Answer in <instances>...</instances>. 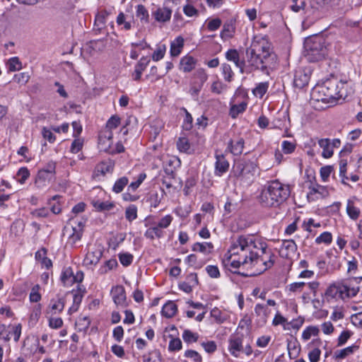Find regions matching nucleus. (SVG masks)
I'll return each instance as SVG.
<instances>
[{
  "label": "nucleus",
  "instance_id": "obj_24",
  "mask_svg": "<svg viewBox=\"0 0 362 362\" xmlns=\"http://www.w3.org/2000/svg\"><path fill=\"white\" fill-rule=\"evenodd\" d=\"M197 59L192 56L187 54L182 57L180 62V70L188 73L192 71L196 66Z\"/></svg>",
  "mask_w": 362,
  "mask_h": 362
},
{
  "label": "nucleus",
  "instance_id": "obj_39",
  "mask_svg": "<svg viewBox=\"0 0 362 362\" xmlns=\"http://www.w3.org/2000/svg\"><path fill=\"white\" fill-rule=\"evenodd\" d=\"M269 83L267 81L261 82L256 85L255 88L252 90V93L255 97L262 98L267 93L269 88Z\"/></svg>",
  "mask_w": 362,
  "mask_h": 362
},
{
  "label": "nucleus",
  "instance_id": "obj_31",
  "mask_svg": "<svg viewBox=\"0 0 362 362\" xmlns=\"http://www.w3.org/2000/svg\"><path fill=\"white\" fill-rule=\"evenodd\" d=\"M184 47V38L181 36L177 37L170 43V54L172 57H177L182 52Z\"/></svg>",
  "mask_w": 362,
  "mask_h": 362
},
{
  "label": "nucleus",
  "instance_id": "obj_6",
  "mask_svg": "<svg viewBox=\"0 0 362 362\" xmlns=\"http://www.w3.org/2000/svg\"><path fill=\"white\" fill-rule=\"evenodd\" d=\"M362 277H352L339 282L341 289V299L355 297L360 291Z\"/></svg>",
  "mask_w": 362,
  "mask_h": 362
},
{
  "label": "nucleus",
  "instance_id": "obj_23",
  "mask_svg": "<svg viewBox=\"0 0 362 362\" xmlns=\"http://www.w3.org/2000/svg\"><path fill=\"white\" fill-rule=\"evenodd\" d=\"M230 110L229 115L233 118L235 119L240 114H243L247 107V101H242L238 103H235V98H232L230 101Z\"/></svg>",
  "mask_w": 362,
  "mask_h": 362
},
{
  "label": "nucleus",
  "instance_id": "obj_22",
  "mask_svg": "<svg viewBox=\"0 0 362 362\" xmlns=\"http://www.w3.org/2000/svg\"><path fill=\"white\" fill-rule=\"evenodd\" d=\"M145 226H149L144 233V237L150 240L160 239L164 236V231L162 230L156 223H146Z\"/></svg>",
  "mask_w": 362,
  "mask_h": 362
},
{
  "label": "nucleus",
  "instance_id": "obj_32",
  "mask_svg": "<svg viewBox=\"0 0 362 362\" xmlns=\"http://www.w3.org/2000/svg\"><path fill=\"white\" fill-rule=\"evenodd\" d=\"M196 0H186V4L183 6V13L187 17H195L199 15V11L196 8L197 6Z\"/></svg>",
  "mask_w": 362,
  "mask_h": 362
},
{
  "label": "nucleus",
  "instance_id": "obj_4",
  "mask_svg": "<svg viewBox=\"0 0 362 362\" xmlns=\"http://www.w3.org/2000/svg\"><path fill=\"white\" fill-rule=\"evenodd\" d=\"M247 62L252 69H267L269 59L274 58L270 52V44L264 37H255L246 50Z\"/></svg>",
  "mask_w": 362,
  "mask_h": 362
},
{
  "label": "nucleus",
  "instance_id": "obj_43",
  "mask_svg": "<svg viewBox=\"0 0 362 362\" xmlns=\"http://www.w3.org/2000/svg\"><path fill=\"white\" fill-rule=\"evenodd\" d=\"M193 78L195 80L194 82L203 86L208 79V74L205 69L200 68L194 73Z\"/></svg>",
  "mask_w": 362,
  "mask_h": 362
},
{
  "label": "nucleus",
  "instance_id": "obj_49",
  "mask_svg": "<svg viewBox=\"0 0 362 362\" xmlns=\"http://www.w3.org/2000/svg\"><path fill=\"white\" fill-rule=\"evenodd\" d=\"M7 66L10 71H16L22 69V63L17 57L10 58L8 61Z\"/></svg>",
  "mask_w": 362,
  "mask_h": 362
},
{
  "label": "nucleus",
  "instance_id": "obj_20",
  "mask_svg": "<svg viewBox=\"0 0 362 362\" xmlns=\"http://www.w3.org/2000/svg\"><path fill=\"white\" fill-rule=\"evenodd\" d=\"M322 344L320 339H313L308 344V347L312 349L308 353V358L310 362H318L320 358L321 351L319 346Z\"/></svg>",
  "mask_w": 362,
  "mask_h": 362
},
{
  "label": "nucleus",
  "instance_id": "obj_46",
  "mask_svg": "<svg viewBox=\"0 0 362 362\" xmlns=\"http://www.w3.org/2000/svg\"><path fill=\"white\" fill-rule=\"evenodd\" d=\"M182 339L187 344H192L197 342L199 339V334L196 332H192L189 329H185L182 333Z\"/></svg>",
  "mask_w": 362,
  "mask_h": 362
},
{
  "label": "nucleus",
  "instance_id": "obj_62",
  "mask_svg": "<svg viewBox=\"0 0 362 362\" xmlns=\"http://www.w3.org/2000/svg\"><path fill=\"white\" fill-rule=\"evenodd\" d=\"M222 21L220 18H216L211 20H208L206 22V28L209 31H216L221 25Z\"/></svg>",
  "mask_w": 362,
  "mask_h": 362
},
{
  "label": "nucleus",
  "instance_id": "obj_27",
  "mask_svg": "<svg viewBox=\"0 0 362 362\" xmlns=\"http://www.w3.org/2000/svg\"><path fill=\"white\" fill-rule=\"evenodd\" d=\"M83 226L81 222L79 221L78 223V227L71 226L72 233L69 234L68 238V244H70L71 246H74L77 242H78L83 234Z\"/></svg>",
  "mask_w": 362,
  "mask_h": 362
},
{
  "label": "nucleus",
  "instance_id": "obj_52",
  "mask_svg": "<svg viewBox=\"0 0 362 362\" xmlns=\"http://www.w3.org/2000/svg\"><path fill=\"white\" fill-rule=\"evenodd\" d=\"M296 143L290 141H283L281 143V150L285 154H291L295 151Z\"/></svg>",
  "mask_w": 362,
  "mask_h": 362
},
{
  "label": "nucleus",
  "instance_id": "obj_25",
  "mask_svg": "<svg viewBox=\"0 0 362 362\" xmlns=\"http://www.w3.org/2000/svg\"><path fill=\"white\" fill-rule=\"evenodd\" d=\"M310 80V76L303 70L299 69L295 72L293 85L298 88H303L308 85Z\"/></svg>",
  "mask_w": 362,
  "mask_h": 362
},
{
  "label": "nucleus",
  "instance_id": "obj_9",
  "mask_svg": "<svg viewBox=\"0 0 362 362\" xmlns=\"http://www.w3.org/2000/svg\"><path fill=\"white\" fill-rule=\"evenodd\" d=\"M252 170H255V166L252 163L238 162L233 166L235 176L241 180H250L253 176Z\"/></svg>",
  "mask_w": 362,
  "mask_h": 362
},
{
  "label": "nucleus",
  "instance_id": "obj_17",
  "mask_svg": "<svg viewBox=\"0 0 362 362\" xmlns=\"http://www.w3.org/2000/svg\"><path fill=\"white\" fill-rule=\"evenodd\" d=\"M297 251V245L293 240H284L282 241L279 252L285 258H291Z\"/></svg>",
  "mask_w": 362,
  "mask_h": 362
},
{
  "label": "nucleus",
  "instance_id": "obj_34",
  "mask_svg": "<svg viewBox=\"0 0 362 362\" xmlns=\"http://www.w3.org/2000/svg\"><path fill=\"white\" fill-rule=\"evenodd\" d=\"M177 310V307L176 304L173 301L169 300L163 305L161 314L167 318H170L176 314Z\"/></svg>",
  "mask_w": 362,
  "mask_h": 362
},
{
  "label": "nucleus",
  "instance_id": "obj_45",
  "mask_svg": "<svg viewBox=\"0 0 362 362\" xmlns=\"http://www.w3.org/2000/svg\"><path fill=\"white\" fill-rule=\"evenodd\" d=\"M346 213L350 218L356 220L360 216V209L354 206L353 202L349 200L346 205Z\"/></svg>",
  "mask_w": 362,
  "mask_h": 362
},
{
  "label": "nucleus",
  "instance_id": "obj_50",
  "mask_svg": "<svg viewBox=\"0 0 362 362\" xmlns=\"http://www.w3.org/2000/svg\"><path fill=\"white\" fill-rule=\"evenodd\" d=\"M40 286L39 284L35 285L30 291L29 299L32 303H37L41 300L42 296L40 293Z\"/></svg>",
  "mask_w": 362,
  "mask_h": 362
},
{
  "label": "nucleus",
  "instance_id": "obj_8",
  "mask_svg": "<svg viewBox=\"0 0 362 362\" xmlns=\"http://www.w3.org/2000/svg\"><path fill=\"white\" fill-rule=\"evenodd\" d=\"M84 274L81 271L74 273L71 267L64 268L60 276L61 281L66 287L71 286L74 283H80L83 280Z\"/></svg>",
  "mask_w": 362,
  "mask_h": 362
},
{
  "label": "nucleus",
  "instance_id": "obj_10",
  "mask_svg": "<svg viewBox=\"0 0 362 362\" xmlns=\"http://www.w3.org/2000/svg\"><path fill=\"white\" fill-rule=\"evenodd\" d=\"M228 350L234 357L238 358L243 351V339L242 337L232 335L228 339Z\"/></svg>",
  "mask_w": 362,
  "mask_h": 362
},
{
  "label": "nucleus",
  "instance_id": "obj_48",
  "mask_svg": "<svg viewBox=\"0 0 362 362\" xmlns=\"http://www.w3.org/2000/svg\"><path fill=\"white\" fill-rule=\"evenodd\" d=\"M166 46L164 44H160L157 45V47L152 54V59L154 62H158L162 59L166 52Z\"/></svg>",
  "mask_w": 362,
  "mask_h": 362
},
{
  "label": "nucleus",
  "instance_id": "obj_54",
  "mask_svg": "<svg viewBox=\"0 0 362 362\" xmlns=\"http://www.w3.org/2000/svg\"><path fill=\"white\" fill-rule=\"evenodd\" d=\"M221 71L225 81L230 82L233 80L234 74L229 64H223L221 65Z\"/></svg>",
  "mask_w": 362,
  "mask_h": 362
},
{
  "label": "nucleus",
  "instance_id": "obj_36",
  "mask_svg": "<svg viewBox=\"0 0 362 362\" xmlns=\"http://www.w3.org/2000/svg\"><path fill=\"white\" fill-rule=\"evenodd\" d=\"M358 347L357 346L352 345L342 349L337 350L334 352V356L335 359L337 360L344 359L349 356L353 354L358 349Z\"/></svg>",
  "mask_w": 362,
  "mask_h": 362
},
{
  "label": "nucleus",
  "instance_id": "obj_41",
  "mask_svg": "<svg viewBox=\"0 0 362 362\" xmlns=\"http://www.w3.org/2000/svg\"><path fill=\"white\" fill-rule=\"evenodd\" d=\"M125 218L129 222H132L138 217V208L134 204L129 205L125 209Z\"/></svg>",
  "mask_w": 362,
  "mask_h": 362
},
{
  "label": "nucleus",
  "instance_id": "obj_12",
  "mask_svg": "<svg viewBox=\"0 0 362 362\" xmlns=\"http://www.w3.org/2000/svg\"><path fill=\"white\" fill-rule=\"evenodd\" d=\"M254 311L257 325L259 327L264 326L269 317L271 310L267 305L257 303L255 306Z\"/></svg>",
  "mask_w": 362,
  "mask_h": 362
},
{
  "label": "nucleus",
  "instance_id": "obj_1",
  "mask_svg": "<svg viewBox=\"0 0 362 362\" xmlns=\"http://www.w3.org/2000/svg\"><path fill=\"white\" fill-rule=\"evenodd\" d=\"M272 252L265 243L252 235H241L235 238L222 259L223 265L230 271L243 267L252 269L255 267L261 272L273 264Z\"/></svg>",
  "mask_w": 362,
  "mask_h": 362
},
{
  "label": "nucleus",
  "instance_id": "obj_44",
  "mask_svg": "<svg viewBox=\"0 0 362 362\" xmlns=\"http://www.w3.org/2000/svg\"><path fill=\"white\" fill-rule=\"evenodd\" d=\"M272 325L274 326L281 325L284 330H290L287 319L281 315L279 311H277L272 320Z\"/></svg>",
  "mask_w": 362,
  "mask_h": 362
},
{
  "label": "nucleus",
  "instance_id": "obj_3",
  "mask_svg": "<svg viewBox=\"0 0 362 362\" xmlns=\"http://www.w3.org/2000/svg\"><path fill=\"white\" fill-rule=\"evenodd\" d=\"M291 188L288 185L273 180L268 182L258 197L259 203L264 207H279L289 197Z\"/></svg>",
  "mask_w": 362,
  "mask_h": 362
},
{
  "label": "nucleus",
  "instance_id": "obj_5",
  "mask_svg": "<svg viewBox=\"0 0 362 362\" xmlns=\"http://www.w3.org/2000/svg\"><path fill=\"white\" fill-rule=\"evenodd\" d=\"M306 57L310 62H317L322 59L327 54L325 40L322 37H311L304 44Z\"/></svg>",
  "mask_w": 362,
  "mask_h": 362
},
{
  "label": "nucleus",
  "instance_id": "obj_51",
  "mask_svg": "<svg viewBox=\"0 0 362 362\" xmlns=\"http://www.w3.org/2000/svg\"><path fill=\"white\" fill-rule=\"evenodd\" d=\"M173 221V217L170 214L165 215L163 216L156 225L162 230L168 228Z\"/></svg>",
  "mask_w": 362,
  "mask_h": 362
},
{
  "label": "nucleus",
  "instance_id": "obj_59",
  "mask_svg": "<svg viewBox=\"0 0 362 362\" xmlns=\"http://www.w3.org/2000/svg\"><path fill=\"white\" fill-rule=\"evenodd\" d=\"M30 75L28 72H21L17 74H15L13 76V80L18 84L25 85L30 80Z\"/></svg>",
  "mask_w": 362,
  "mask_h": 362
},
{
  "label": "nucleus",
  "instance_id": "obj_7",
  "mask_svg": "<svg viewBox=\"0 0 362 362\" xmlns=\"http://www.w3.org/2000/svg\"><path fill=\"white\" fill-rule=\"evenodd\" d=\"M103 248L99 244H94L88 247V251L83 259V265L88 267L95 266L103 256Z\"/></svg>",
  "mask_w": 362,
  "mask_h": 362
},
{
  "label": "nucleus",
  "instance_id": "obj_40",
  "mask_svg": "<svg viewBox=\"0 0 362 362\" xmlns=\"http://www.w3.org/2000/svg\"><path fill=\"white\" fill-rule=\"evenodd\" d=\"M117 24L119 26H122V29L124 30H129L132 27V21H127L126 16L124 13L120 12L116 19Z\"/></svg>",
  "mask_w": 362,
  "mask_h": 362
},
{
  "label": "nucleus",
  "instance_id": "obj_16",
  "mask_svg": "<svg viewBox=\"0 0 362 362\" xmlns=\"http://www.w3.org/2000/svg\"><path fill=\"white\" fill-rule=\"evenodd\" d=\"M110 294L117 306H126V293L122 286H115L112 287Z\"/></svg>",
  "mask_w": 362,
  "mask_h": 362
},
{
  "label": "nucleus",
  "instance_id": "obj_58",
  "mask_svg": "<svg viewBox=\"0 0 362 362\" xmlns=\"http://www.w3.org/2000/svg\"><path fill=\"white\" fill-rule=\"evenodd\" d=\"M117 266V262L115 259H110L106 261L100 268V272L102 274L107 273L109 271L116 268Z\"/></svg>",
  "mask_w": 362,
  "mask_h": 362
},
{
  "label": "nucleus",
  "instance_id": "obj_18",
  "mask_svg": "<svg viewBox=\"0 0 362 362\" xmlns=\"http://www.w3.org/2000/svg\"><path fill=\"white\" fill-rule=\"evenodd\" d=\"M176 146L177 150L181 153L192 154L195 151L193 144L190 142L189 136L187 135L180 136L176 142Z\"/></svg>",
  "mask_w": 362,
  "mask_h": 362
},
{
  "label": "nucleus",
  "instance_id": "obj_15",
  "mask_svg": "<svg viewBox=\"0 0 362 362\" xmlns=\"http://www.w3.org/2000/svg\"><path fill=\"white\" fill-rule=\"evenodd\" d=\"M308 189V197L313 199L326 197L329 194L327 187L322 186L317 183H311Z\"/></svg>",
  "mask_w": 362,
  "mask_h": 362
},
{
  "label": "nucleus",
  "instance_id": "obj_2",
  "mask_svg": "<svg viewBox=\"0 0 362 362\" xmlns=\"http://www.w3.org/2000/svg\"><path fill=\"white\" fill-rule=\"evenodd\" d=\"M345 83L337 78H331L322 84L316 86L312 91V98L332 105L346 95L344 91Z\"/></svg>",
  "mask_w": 362,
  "mask_h": 362
},
{
  "label": "nucleus",
  "instance_id": "obj_55",
  "mask_svg": "<svg viewBox=\"0 0 362 362\" xmlns=\"http://www.w3.org/2000/svg\"><path fill=\"white\" fill-rule=\"evenodd\" d=\"M143 358L144 362H161V354L158 350L153 351L148 356L144 355Z\"/></svg>",
  "mask_w": 362,
  "mask_h": 362
},
{
  "label": "nucleus",
  "instance_id": "obj_63",
  "mask_svg": "<svg viewBox=\"0 0 362 362\" xmlns=\"http://www.w3.org/2000/svg\"><path fill=\"white\" fill-rule=\"evenodd\" d=\"M182 344L180 339L172 337L168 345L170 351H180L182 349Z\"/></svg>",
  "mask_w": 362,
  "mask_h": 362
},
{
  "label": "nucleus",
  "instance_id": "obj_38",
  "mask_svg": "<svg viewBox=\"0 0 362 362\" xmlns=\"http://www.w3.org/2000/svg\"><path fill=\"white\" fill-rule=\"evenodd\" d=\"M320 333V329L317 326L310 325L305 328L302 332L301 339L304 341H308L312 337H317Z\"/></svg>",
  "mask_w": 362,
  "mask_h": 362
},
{
  "label": "nucleus",
  "instance_id": "obj_57",
  "mask_svg": "<svg viewBox=\"0 0 362 362\" xmlns=\"http://www.w3.org/2000/svg\"><path fill=\"white\" fill-rule=\"evenodd\" d=\"M332 241V235L329 232H324L321 233L318 237L315 239V243L317 244L325 243L326 245H329Z\"/></svg>",
  "mask_w": 362,
  "mask_h": 362
},
{
  "label": "nucleus",
  "instance_id": "obj_56",
  "mask_svg": "<svg viewBox=\"0 0 362 362\" xmlns=\"http://www.w3.org/2000/svg\"><path fill=\"white\" fill-rule=\"evenodd\" d=\"M146 175L145 173H140L136 181L132 182L130 185L128 186L127 191L129 192H135L138 187L141 185V184L146 179Z\"/></svg>",
  "mask_w": 362,
  "mask_h": 362
},
{
  "label": "nucleus",
  "instance_id": "obj_64",
  "mask_svg": "<svg viewBox=\"0 0 362 362\" xmlns=\"http://www.w3.org/2000/svg\"><path fill=\"white\" fill-rule=\"evenodd\" d=\"M185 357L191 358L194 362H202V358L201 355L194 350H187L184 354Z\"/></svg>",
  "mask_w": 362,
  "mask_h": 362
},
{
  "label": "nucleus",
  "instance_id": "obj_30",
  "mask_svg": "<svg viewBox=\"0 0 362 362\" xmlns=\"http://www.w3.org/2000/svg\"><path fill=\"white\" fill-rule=\"evenodd\" d=\"M194 252H201L205 255L211 254L214 250V245L211 243H195L192 246Z\"/></svg>",
  "mask_w": 362,
  "mask_h": 362
},
{
  "label": "nucleus",
  "instance_id": "obj_37",
  "mask_svg": "<svg viewBox=\"0 0 362 362\" xmlns=\"http://www.w3.org/2000/svg\"><path fill=\"white\" fill-rule=\"evenodd\" d=\"M226 58L227 60L233 62L235 66L243 69L244 62L240 60L239 53L236 49H231L226 52Z\"/></svg>",
  "mask_w": 362,
  "mask_h": 362
},
{
  "label": "nucleus",
  "instance_id": "obj_19",
  "mask_svg": "<svg viewBox=\"0 0 362 362\" xmlns=\"http://www.w3.org/2000/svg\"><path fill=\"white\" fill-rule=\"evenodd\" d=\"M216 163L214 173L216 176H222L229 168V163L222 153H216Z\"/></svg>",
  "mask_w": 362,
  "mask_h": 362
},
{
  "label": "nucleus",
  "instance_id": "obj_26",
  "mask_svg": "<svg viewBox=\"0 0 362 362\" xmlns=\"http://www.w3.org/2000/svg\"><path fill=\"white\" fill-rule=\"evenodd\" d=\"M244 144L245 141L243 138L232 139L228 143V149L234 156H239L243 151Z\"/></svg>",
  "mask_w": 362,
  "mask_h": 362
},
{
  "label": "nucleus",
  "instance_id": "obj_11",
  "mask_svg": "<svg viewBox=\"0 0 362 362\" xmlns=\"http://www.w3.org/2000/svg\"><path fill=\"white\" fill-rule=\"evenodd\" d=\"M114 167L115 162L110 159L101 161L96 165L93 176L94 178H99L100 176L104 177L107 174H112Z\"/></svg>",
  "mask_w": 362,
  "mask_h": 362
},
{
  "label": "nucleus",
  "instance_id": "obj_61",
  "mask_svg": "<svg viewBox=\"0 0 362 362\" xmlns=\"http://www.w3.org/2000/svg\"><path fill=\"white\" fill-rule=\"evenodd\" d=\"M63 320L61 317L48 316V325L52 329H59L63 326Z\"/></svg>",
  "mask_w": 362,
  "mask_h": 362
},
{
  "label": "nucleus",
  "instance_id": "obj_47",
  "mask_svg": "<svg viewBox=\"0 0 362 362\" xmlns=\"http://www.w3.org/2000/svg\"><path fill=\"white\" fill-rule=\"evenodd\" d=\"M129 179L127 177H122L117 180L112 187V191L117 194L123 191L124 187L127 185Z\"/></svg>",
  "mask_w": 362,
  "mask_h": 362
},
{
  "label": "nucleus",
  "instance_id": "obj_28",
  "mask_svg": "<svg viewBox=\"0 0 362 362\" xmlns=\"http://www.w3.org/2000/svg\"><path fill=\"white\" fill-rule=\"evenodd\" d=\"M54 176L40 170L35 178V186L38 189H42L46 187Z\"/></svg>",
  "mask_w": 362,
  "mask_h": 362
},
{
  "label": "nucleus",
  "instance_id": "obj_33",
  "mask_svg": "<svg viewBox=\"0 0 362 362\" xmlns=\"http://www.w3.org/2000/svg\"><path fill=\"white\" fill-rule=\"evenodd\" d=\"M325 296L327 298H341V289L339 282L330 285L326 290Z\"/></svg>",
  "mask_w": 362,
  "mask_h": 362
},
{
  "label": "nucleus",
  "instance_id": "obj_14",
  "mask_svg": "<svg viewBox=\"0 0 362 362\" xmlns=\"http://www.w3.org/2000/svg\"><path fill=\"white\" fill-rule=\"evenodd\" d=\"M65 306V300L62 297H57L50 300L49 305L46 309L47 316H54L62 313Z\"/></svg>",
  "mask_w": 362,
  "mask_h": 362
},
{
  "label": "nucleus",
  "instance_id": "obj_42",
  "mask_svg": "<svg viewBox=\"0 0 362 362\" xmlns=\"http://www.w3.org/2000/svg\"><path fill=\"white\" fill-rule=\"evenodd\" d=\"M235 27L232 23H226L221 32V37L223 40L229 39L233 36Z\"/></svg>",
  "mask_w": 362,
  "mask_h": 362
},
{
  "label": "nucleus",
  "instance_id": "obj_60",
  "mask_svg": "<svg viewBox=\"0 0 362 362\" xmlns=\"http://www.w3.org/2000/svg\"><path fill=\"white\" fill-rule=\"evenodd\" d=\"M136 16L142 21L147 22L148 20V12L144 6L139 4L136 6Z\"/></svg>",
  "mask_w": 362,
  "mask_h": 362
},
{
  "label": "nucleus",
  "instance_id": "obj_13",
  "mask_svg": "<svg viewBox=\"0 0 362 362\" xmlns=\"http://www.w3.org/2000/svg\"><path fill=\"white\" fill-rule=\"evenodd\" d=\"M113 134L112 131L103 130L98 137V148L100 151L106 153L110 152L111 146L112 145Z\"/></svg>",
  "mask_w": 362,
  "mask_h": 362
},
{
  "label": "nucleus",
  "instance_id": "obj_21",
  "mask_svg": "<svg viewBox=\"0 0 362 362\" xmlns=\"http://www.w3.org/2000/svg\"><path fill=\"white\" fill-rule=\"evenodd\" d=\"M172 16V10L166 6L158 7L152 12V16L158 23L170 21Z\"/></svg>",
  "mask_w": 362,
  "mask_h": 362
},
{
  "label": "nucleus",
  "instance_id": "obj_35",
  "mask_svg": "<svg viewBox=\"0 0 362 362\" xmlns=\"http://www.w3.org/2000/svg\"><path fill=\"white\" fill-rule=\"evenodd\" d=\"M210 315L214 320L218 324L223 323L229 318V315L226 312L222 311L218 308H214L211 310Z\"/></svg>",
  "mask_w": 362,
  "mask_h": 362
},
{
  "label": "nucleus",
  "instance_id": "obj_53",
  "mask_svg": "<svg viewBox=\"0 0 362 362\" xmlns=\"http://www.w3.org/2000/svg\"><path fill=\"white\" fill-rule=\"evenodd\" d=\"M185 116L182 122V129L185 131H190L192 128L193 118L191 114L185 108H182Z\"/></svg>",
  "mask_w": 362,
  "mask_h": 362
},
{
  "label": "nucleus",
  "instance_id": "obj_29",
  "mask_svg": "<svg viewBox=\"0 0 362 362\" xmlns=\"http://www.w3.org/2000/svg\"><path fill=\"white\" fill-rule=\"evenodd\" d=\"M318 145L322 148V156L325 158H329L334 154L329 139H320L318 140Z\"/></svg>",
  "mask_w": 362,
  "mask_h": 362
}]
</instances>
